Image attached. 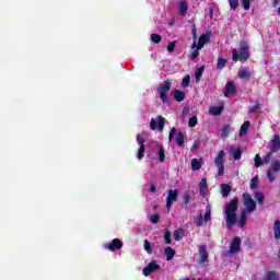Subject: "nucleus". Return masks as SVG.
Instances as JSON below:
<instances>
[{"label":"nucleus","mask_w":280,"mask_h":280,"mask_svg":"<svg viewBox=\"0 0 280 280\" xmlns=\"http://www.w3.org/2000/svg\"><path fill=\"white\" fill-rule=\"evenodd\" d=\"M240 207V199L235 198L225 206V224L230 231L237 224V209Z\"/></svg>","instance_id":"nucleus-1"},{"label":"nucleus","mask_w":280,"mask_h":280,"mask_svg":"<svg viewBox=\"0 0 280 280\" xmlns=\"http://www.w3.org/2000/svg\"><path fill=\"white\" fill-rule=\"evenodd\" d=\"M250 58V48L248 47V42L241 40L240 42V49L233 48L232 49V60L233 62H246Z\"/></svg>","instance_id":"nucleus-2"},{"label":"nucleus","mask_w":280,"mask_h":280,"mask_svg":"<svg viewBox=\"0 0 280 280\" xmlns=\"http://www.w3.org/2000/svg\"><path fill=\"white\" fill-rule=\"evenodd\" d=\"M170 89H172V80L170 79L164 80L156 89L163 104H168L170 102V96L167 95V93H170Z\"/></svg>","instance_id":"nucleus-3"},{"label":"nucleus","mask_w":280,"mask_h":280,"mask_svg":"<svg viewBox=\"0 0 280 280\" xmlns=\"http://www.w3.org/2000/svg\"><path fill=\"white\" fill-rule=\"evenodd\" d=\"M279 173H280V160L271 161L270 167L267 171V178L269 183H275V180L277 179L275 177V174H279Z\"/></svg>","instance_id":"nucleus-4"},{"label":"nucleus","mask_w":280,"mask_h":280,"mask_svg":"<svg viewBox=\"0 0 280 280\" xmlns=\"http://www.w3.org/2000/svg\"><path fill=\"white\" fill-rule=\"evenodd\" d=\"M224 163H226V158H224V151H220L214 159V165L218 167V176H224Z\"/></svg>","instance_id":"nucleus-5"},{"label":"nucleus","mask_w":280,"mask_h":280,"mask_svg":"<svg viewBox=\"0 0 280 280\" xmlns=\"http://www.w3.org/2000/svg\"><path fill=\"white\" fill-rule=\"evenodd\" d=\"M156 270H161V265L156 262V260H151L143 269L142 275L144 277H150L152 272H156Z\"/></svg>","instance_id":"nucleus-6"},{"label":"nucleus","mask_w":280,"mask_h":280,"mask_svg":"<svg viewBox=\"0 0 280 280\" xmlns=\"http://www.w3.org/2000/svg\"><path fill=\"white\" fill-rule=\"evenodd\" d=\"M174 202H178V189H170L166 197V209L170 211Z\"/></svg>","instance_id":"nucleus-7"},{"label":"nucleus","mask_w":280,"mask_h":280,"mask_svg":"<svg viewBox=\"0 0 280 280\" xmlns=\"http://www.w3.org/2000/svg\"><path fill=\"white\" fill-rule=\"evenodd\" d=\"M243 200H244V206L246 207L248 213H253L255 209H257V203L255 200H253V197L250 194H243Z\"/></svg>","instance_id":"nucleus-8"},{"label":"nucleus","mask_w":280,"mask_h":280,"mask_svg":"<svg viewBox=\"0 0 280 280\" xmlns=\"http://www.w3.org/2000/svg\"><path fill=\"white\" fill-rule=\"evenodd\" d=\"M105 248L110 250V253H115V250H121V248H124V243L119 238H114L110 243L105 245Z\"/></svg>","instance_id":"nucleus-9"},{"label":"nucleus","mask_w":280,"mask_h":280,"mask_svg":"<svg viewBox=\"0 0 280 280\" xmlns=\"http://www.w3.org/2000/svg\"><path fill=\"white\" fill-rule=\"evenodd\" d=\"M151 130H156L159 128L160 131H163V128H165V118L163 116L158 117L156 119L152 118L150 122Z\"/></svg>","instance_id":"nucleus-10"},{"label":"nucleus","mask_w":280,"mask_h":280,"mask_svg":"<svg viewBox=\"0 0 280 280\" xmlns=\"http://www.w3.org/2000/svg\"><path fill=\"white\" fill-rule=\"evenodd\" d=\"M241 248H242V238L236 236L231 242V247L229 249V253L231 255H235V253H240Z\"/></svg>","instance_id":"nucleus-11"},{"label":"nucleus","mask_w":280,"mask_h":280,"mask_svg":"<svg viewBox=\"0 0 280 280\" xmlns=\"http://www.w3.org/2000/svg\"><path fill=\"white\" fill-rule=\"evenodd\" d=\"M209 261V252H207V246H199V258L198 264H207Z\"/></svg>","instance_id":"nucleus-12"},{"label":"nucleus","mask_w":280,"mask_h":280,"mask_svg":"<svg viewBox=\"0 0 280 280\" xmlns=\"http://www.w3.org/2000/svg\"><path fill=\"white\" fill-rule=\"evenodd\" d=\"M269 150L273 153L279 152V150H280V136L279 135H273V137L270 141Z\"/></svg>","instance_id":"nucleus-13"},{"label":"nucleus","mask_w":280,"mask_h":280,"mask_svg":"<svg viewBox=\"0 0 280 280\" xmlns=\"http://www.w3.org/2000/svg\"><path fill=\"white\" fill-rule=\"evenodd\" d=\"M237 75L240 80H250V78L253 77V73L250 72L248 67H243L242 69L238 70Z\"/></svg>","instance_id":"nucleus-14"},{"label":"nucleus","mask_w":280,"mask_h":280,"mask_svg":"<svg viewBox=\"0 0 280 280\" xmlns=\"http://www.w3.org/2000/svg\"><path fill=\"white\" fill-rule=\"evenodd\" d=\"M209 40H211V35H209V33L201 34L198 39L197 49H202V47H205Z\"/></svg>","instance_id":"nucleus-15"},{"label":"nucleus","mask_w":280,"mask_h":280,"mask_svg":"<svg viewBox=\"0 0 280 280\" xmlns=\"http://www.w3.org/2000/svg\"><path fill=\"white\" fill-rule=\"evenodd\" d=\"M189 10V4L187 0H179L178 12L180 16H187V11Z\"/></svg>","instance_id":"nucleus-16"},{"label":"nucleus","mask_w":280,"mask_h":280,"mask_svg":"<svg viewBox=\"0 0 280 280\" xmlns=\"http://www.w3.org/2000/svg\"><path fill=\"white\" fill-rule=\"evenodd\" d=\"M235 93H236L235 83L231 81L228 82L224 90L225 97H231V95H235Z\"/></svg>","instance_id":"nucleus-17"},{"label":"nucleus","mask_w":280,"mask_h":280,"mask_svg":"<svg viewBox=\"0 0 280 280\" xmlns=\"http://www.w3.org/2000/svg\"><path fill=\"white\" fill-rule=\"evenodd\" d=\"M173 97L175 102H185V97H187V94L180 90H174L173 91Z\"/></svg>","instance_id":"nucleus-18"},{"label":"nucleus","mask_w":280,"mask_h":280,"mask_svg":"<svg viewBox=\"0 0 280 280\" xmlns=\"http://www.w3.org/2000/svg\"><path fill=\"white\" fill-rule=\"evenodd\" d=\"M246 220H248V215L246 214V210H243L240 219H236V224H238L240 229H244V226H246Z\"/></svg>","instance_id":"nucleus-19"},{"label":"nucleus","mask_w":280,"mask_h":280,"mask_svg":"<svg viewBox=\"0 0 280 280\" xmlns=\"http://www.w3.org/2000/svg\"><path fill=\"white\" fill-rule=\"evenodd\" d=\"M164 255L166 256V261H172L174 257L176 256V250L172 248L171 246L165 247Z\"/></svg>","instance_id":"nucleus-20"},{"label":"nucleus","mask_w":280,"mask_h":280,"mask_svg":"<svg viewBox=\"0 0 280 280\" xmlns=\"http://www.w3.org/2000/svg\"><path fill=\"white\" fill-rule=\"evenodd\" d=\"M175 141L179 148H183V145H185V133H183V131H178L175 136Z\"/></svg>","instance_id":"nucleus-21"},{"label":"nucleus","mask_w":280,"mask_h":280,"mask_svg":"<svg viewBox=\"0 0 280 280\" xmlns=\"http://www.w3.org/2000/svg\"><path fill=\"white\" fill-rule=\"evenodd\" d=\"M209 190L208 186H207V178H202L199 183V194L201 196L207 195V191Z\"/></svg>","instance_id":"nucleus-22"},{"label":"nucleus","mask_w":280,"mask_h":280,"mask_svg":"<svg viewBox=\"0 0 280 280\" xmlns=\"http://www.w3.org/2000/svg\"><path fill=\"white\" fill-rule=\"evenodd\" d=\"M221 194L223 198H228L231 195V185L229 184H221Z\"/></svg>","instance_id":"nucleus-23"},{"label":"nucleus","mask_w":280,"mask_h":280,"mask_svg":"<svg viewBox=\"0 0 280 280\" xmlns=\"http://www.w3.org/2000/svg\"><path fill=\"white\" fill-rule=\"evenodd\" d=\"M223 110H224V107L222 106H213V107H210L209 113L210 115L218 117Z\"/></svg>","instance_id":"nucleus-24"},{"label":"nucleus","mask_w":280,"mask_h":280,"mask_svg":"<svg viewBox=\"0 0 280 280\" xmlns=\"http://www.w3.org/2000/svg\"><path fill=\"white\" fill-rule=\"evenodd\" d=\"M273 236L276 240H280V220H276L273 223Z\"/></svg>","instance_id":"nucleus-25"},{"label":"nucleus","mask_w":280,"mask_h":280,"mask_svg":"<svg viewBox=\"0 0 280 280\" xmlns=\"http://www.w3.org/2000/svg\"><path fill=\"white\" fill-rule=\"evenodd\" d=\"M248 128H250V121L246 120L240 129V137H244L248 132Z\"/></svg>","instance_id":"nucleus-26"},{"label":"nucleus","mask_w":280,"mask_h":280,"mask_svg":"<svg viewBox=\"0 0 280 280\" xmlns=\"http://www.w3.org/2000/svg\"><path fill=\"white\" fill-rule=\"evenodd\" d=\"M192 172H198V170L202 168V164L198 159H192L190 162Z\"/></svg>","instance_id":"nucleus-27"},{"label":"nucleus","mask_w":280,"mask_h":280,"mask_svg":"<svg viewBox=\"0 0 280 280\" xmlns=\"http://www.w3.org/2000/svg\"><path fill=\"white\" fill-rule=\"evenodd\" d=\"M226 62H229V60L222 58V57H219L218 58V61H217V69L218 71H222V69H224V67H226Z\"/></svg>","instance_id":"nucleus-28"},{"label":"nucleus","mask_w":280,"mask_h":280,"mask_svg":"<svg viewBox=\"0 0 280 280\" xmlns=\"http://www.w3.org/2000/svg\"><path fill=\"white\" fill-rule=\"evenodd\" d=\"M191 48L195 50L191 52L190 58H191V60H196V58H198V56H200V49H198L196 42L191 45Z\"/></svg>","instance_id":"nucleus-29"},{"label":"nucleus","mask_w":280,"mask_h":280,"mask_svg":"<svg viewBox=\"0 0 280 280\" xmlns=\"http://www.w3.org/2000/svg\"><path fill=\"white\" fill-rule=\"evenodd\" d=\"M205 73V66H201L200 68L197 69V71L195 72V78H196V82H200V80L202 79V74Z\"/></svg>","instance_id":"nucleus-30"},{"label":"nucleus","mask_w":280,"mask_h":280,"mask_svg":"<svg viewBox=\"0 0 280 280\" xmlns=\"http://www.w3.org/2000/svg\"><path fill=\"white\" fill-rule=\"evenodd\" d=\"M265 280H279V273L276 271H268L266 273Z\"/></svg>","instance_id":"nucleus-31"},{"label":"nucleus","mask_w":280,"mask_h":280,"mask_svg":"<svg viewBox=\"0 0 280 280\" xmlns=\"http://www.w3.org/2000/svg\"><path fill=\"white\" fill-rule=\"evenodd\" d=\"M229 135H231V125H225L222 128L221 137H223V139H226V137H229Z\"/></svg>","instance_id":"nucleus-32"},{"label":"nucleus","mask_w":280,"mask_h":280,"mask_svg":"<svg viewBox=\"0 0 280 280\" xmlns=\"http://www.w3.org/2000/svg\"><path fill=\"white\" fill-rule=\"evenodd\" d=\"M143 156H145V144L139 145L137 159H139V161H141V159H143Z\"/></svg>","instance_id":"nucleus-33"},{"label":"nucleus","mask_w":280,"mask_h":280,"mask_svg":"<svg viewBox=\"0 0 280 280\" xmlns=\"http://www.w3.org/2000/svg\"><path fill=\"white\" fill-rule=\"evenodd\" d=\"M185 233L183 229H177L174 231L173 236L175 242H180V236Z\"/></svg>","instance_id":"nucleus-34"},{"label":"nucleus","mask_w":280,"mask_h":280,"mask_svg":"<svg viewBox=\"0 0 280 280\" xmlns=\"http://www.w3.org/2000/svg\"><path fill=\"white\" fill-rule=\"evenodd\" d=\"M163 237H164L165 244L167 245L172 244V232H170V230L164 231Z\"/></svg>","instance_id":"nucleus-35"},{"label":"nucleus","mask_w":280,"mask_h":280,"mask_svg":"<svg viewBox=\"0 0 280 280\" xmlns=\"http://www.w3.org/2000/svg\"><path fill=\"white\" fill-rule=\"evenodd\" d=\"M275 152H272V151H268L267 153H266V155L262 158V163L265 164V165H268V163H270V161H272V154H273Z\"/></svg>","instance_id":"nucleus-36"},{"label":"nucleus","mask_w":280,"mask_h":280,"mask_svg":"<svg viewBox=\"0 0 280 280\" xmlns=\"http://www.w3.org/2000/svg\"><path fill=\"white\" fill-rule=\"evenodd\" d=\"M188 126L189 128H196V126H198V117L191 116L188 120Z\"/></svg>","instance_id":"nucleus-37"},{"label":"nucleus","mask_w":280,"mask_h":280,"mask_svg":"<svg viewBox=\"0 0 280 280\" xmlns=\"http://www.w3.org/2000/svg\"><path fill=\"white\" fill-rule=\"evenodd\" d=\"M255 200H257L258 205H264V200H266V197L264 194L257 191L255 192Z\"/></svg>","instance_id":"nucleus-38"},{"label":"nucleus","mask_w":280,"mask_h":280,"mask_svg":"<svg viewBox=\"0 0 280 280\" xmlns=\"http://www.w3.org/2000/svg\"><path fill=\"white\" fill-rule=\"evenodd\" d=\"M190 82H191V77L189 74H186L184 77V79L182 80V86L187 89V86H189Z\"/></svg>","instance_id":"nucleus-39"},{"label":"nucleus","mask_w":280,"mask_h":280,"mask_svg":"<svg viewBox=\"0 0 280 280\" xmlns=\"http://www.w3.org/2000/svg\"><path fill=\"white\" fill-rule=\"evenodd\" d=\"M231 10L235 11L240 8V0H229Z\"/></svg>","instance_id":"nucleus-40"},{"label":"nucleus","mask_w":280,"mask_h":280,"mask_svg":"<svg viewBox=\"0 0 280 280\" xmlns=\"http://www.w3.org/2000/svg\"><path fill=\"white\" fill-rule=\"evenodd\" d=\"M265 164L264 160H261V155L256 154L255 155V167H261V165Z\"/></svg>","instance_id":"nucleus-41"},{"label":"nucleus","mask_w":280,"mask_h":280,"mask_svg":"<svg viewBox=\"0 0 280 280\" xmlns=\"http://www.w3.org/2000/svg\"><path fill=\"white\" fill-rule=\"evenodd\" d=\"M259 185V176H254L250 180V189H255Z\"/></svg>","instance_id":"nucleus-42"},{"label":"nucleus","mask_w":280,"mask_h":280,"mask_svg":"<svg viewBox=\"0 0 280 280\" xmlns=\"http://www.w3.org/2000/svg\"><path fill=\"white\" fill-rule=\"evenodd\" d=\"M151 40L152 43H155V45H159V43H161V35L156 33L151 34Z\"/></svg>","instance_id":"nucleus-43"},{"label":"nucleus","mask_w":280,"mask_h":280,"mask_svg":"<svg viewBox=\"0 0 280 280\" xmlns=\"http://www.w3.org/2000/svg\"><path fill=\"white\" fill-rule=\"evenodd\" d=\"M159 161L160 163H165V150H163V147H161L159 151Z\"/></svg>","instance_id":"nucleus-44"},{"label":"nucleus","mask_w":280,"mask_h":280,"mask_svg":"<svg viewBox=\"0 0 280 280\" xmlns=\"http://www.w3.org/2000/svg\"><path fill=\"white\" fill-rule=\"evenodd\" d=\"M175 48H176V40L171 42V43L167 45V47H166V49H167V51H168L170 54L174 52V49H175Z\"/></svg>","instance_id":"nucleus-45"},{"label":"nucleus","mask_w":280,"mask_h":280,"mask_svg":"<svg viewBox=\"0 0 280 280\" xmlns=\"http://www.w3.org/2000/svg\"><path fill=\"white\" fill-rule=\"evenodd\" d=\"M233 159L234 161H240L242 159V150L237 149L233 152Z\"/></svg>","instance_id":"nucleus-46"},{"label":"nucleus","mask_w":280,"mask_h":280,"mask_svg":"<svg viewBox=\"0 0 280 280\" xmlns=\"http://www.w3.org/2000/svg\"><path fill=\"white\" fill-rule=\"evenodd\" d=\"M144 250H147L149 255L152 253V244L148 240L144 241Z\"/></svg>","instance_id":"nucleus-47"},{"label":"nucleus","mask_w":280,"mask_h":280,"mask_svg":"<svg viewBox=\"0 0 280 280\" xmlns=\"http://www.w3.org/2000/svg\"><path fill=\"white\" fill-rule=\"evenodd\" d=\"M159 220H161V217L159 214H153L150 218L151 224H159Z\"/></svg>","instance_id":"nucleus-48"},{"label":"nucleus","mask_w":280,"mask_h":280,"mask_svg":"<svg viewBox=\"0 0 280 280\" xmlns=\"http://www.w3.org/2000/svg\"><path fill=\"white\" fill-rule=\"evenodd\" d=\"M137 142H138V145H145V138L141 137L140 133L137 135Z\"/></svg>","instance_id":"nucleus-49"},{"label":"nucleus","mask_w":280,"mask_h":280,"mask_svg":"<svg viewBox=\"0 0 280 280\" xmlns=\"http://www.w3.org/2000/svg\"><path fill=\"white\" fill-rule=\"evenodd\" d=\"M259 102H256L253 107H249V114L253 115L256 110H259Z\"/></svg>","instance_id":"nucleus-50"},{"label":"nucleus","mask_w":280,"mask_h":280,"mask_svg":"<svg viewBox=\"0 0 280 280\" xmlns=\"http://www.w3.org/2000/svg\"><path fill=\"white\" fill-rule=\"evenodd\" d=\"M183 198L184 205H189V202L191 201V195H189V192H185Z\"/></svg>","instance_id":"nucleus-51"},{"label":"nucleus","mask_w":280,"mask_h":280,"mask_svg":"<svg viewBox=\"0 0 280 280\" xmlns=\"http://www.w3.org/2000/svg\"><path fill=\"white\" fill-rule=\"evenodd\" d=\"M242 5L244 10H250V0H242Z\"/></svg>","instance_id":"nucleus-52"},{"label":"nucleus","mask_w":280,"mask_h":280,"mask_svg":"<svg viewBox=\"0 0 280 280\" xmlns=\"http://www.w3.org/2000/svg\"><path fill=\"white\" fill-rule=\"evenodd\" d=\"M203 221L202 214H199L198 219L195 221L196 226H202Z\"/></svg>","instance_id":"nucleus-53"},{"label":"nucleus","mask_w":280,"mask_h":280,"mask_svg":"<svg viewBox=\"0 0 280 280\" xmlns=\"http://www.w3.org/2000/svg\"><path fill=\"white\" fill-rule=\"evenodd\" d=\"M205 222H211V210H208L203 215Z\"/></svg>","instance_id":"nucleus-54"},{"label":"nucleus","mask_w":280,"mask_h":280,"mask_svg":"<svg viewBox=\"0 0 280 280\" xmlns=\"http://www.w3.org/2000/svg\"><path fill=\"white\" fill-rule=\"evenodd\" d=\"M149 191L151 194H154V191H156V186L155 185H151L150 188H149Z\"/></svg>","instance_id":"nucleus-55"},{"label":"nucleus","mask_w":280,"mask_h":280,"mask_svg":"<svg viewBox=\"0 0 280 280\" xmlns=\"http://www.w3.org/2000/svg\"><path fill=\"white\" fill-rule=\"evenodd\" d=\"M279 3H280V0H273L272 1V7L277 8V5H279Z\"/></svg>","instance_id":"nucleus-56"},{"label":"nucleus","mask_w":280,"mask_h":280,"mask_svg":"<svg viewBox=\"0 0 280 280\" xmlns=\"http://www.w3.org/2000/svg\"><path fill=\"white\" fill-rule=\"evenodd\" d=\"M170 135H176V127H173L172 129H171V131H170Z\"/></svg>","instance_id":"nucleus-57"},{"label":"nucleus","mask_w":280,"mask_h":280,"mask_svg":"<svg viewBox=\"0 0 280 280\" xmlns=\"http://www.w3.org/2000/svg\"><path fill=\"white\" fill-rule=\"evenodd\" d=\"M192 37L195 38V40H196V38H198V35H197V33H196V28L192 30Z\"/></svg>","instance_id":"nucleus-58"},{"label":"nucleus","mask_w":280,"mask_h":280,"mask_svg":"<svg viewBox=\"0 0 280 280\" xmlns=\"http://www.w3.org/2000/svg\"><path fill=\"white\" fill-rule=\"evenodd\" d=\"M174 140V136L172 133L168 135V141H173Z\"/></svg>","instance_id":"nucleus-59"},{"label":"nucleus","mask_w":280,"mask_h":280,"mask_svg":"<svg viewBox=\"0 0 280 280\" xmlns=\"http://www.w3.org/2000/svg\"><path fill=\"white\" fill-rule=\"evenodd\" d=\"M278 14H279V16H280V7L278 8Z\"/></svg>","instance_id":"nucleus-60"},{"label":"nucleus","mask_w":280,"mask_h":280,"mask_svg":"<svg viewBox=\"0 0 280 280\" xmlns=\"http://www.w3.org/2000/svg\"><path fill=\"white\" fill-rule=\"evenodd\" d=\"M184 280H189V278H186V279H184Z\"/></svg>","instance_id":"nucleus-61"}]
</instances>
